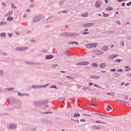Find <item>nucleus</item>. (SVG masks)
Returning <instances> with one entry per match:
<instances>
[{
    "mask_svg": "<svg viewBox=\"0 0 131 131\" xmlns=\"http://www.w3.org/2000/svg\"><path fill=\"white\" fill-rule=\"evenodd\" d=\"M9 104H11L12 106H14L17 109H19V108H21V105L22 103L20 101H17L13 97H11L8 101Z\"/></svg>",
    "mask_w": 131,
    "mask_h": 131,
    "instance_id": "1",
    "label": "nucleus"
},
{
    "mask_svg": "<svg viewBox=\"0 0 131 131\" xmlns=\"http://www.w3.org/2000/svg\"><path fill=\"white\" fill-rule=\"evenodd\" d=\"M43 18H45V15L42 14H39L33 18V23H37V22H39L40 20H42Z\"/></svg>",
    "mask_w": 131,
    "mask_h": 131,
    "instance_id": "2",
    "label": "nucleus"
},
{
    "mask_svg": "<svg viewBox=\"0 0 131 131\" xmlns=\"http://www.w3.org/2000/svg\"><path fill=\"white\" fill-rule=\"evenodd\" d=\"M60 35L61 36H77L76 33H68V32H64V33H60Z\"/></svg>",
    "mask_w": 131,
    "mask_h": 131,
    "instance_id": "3",
    "label": "nucleus"
},
{
    "mask_svg": "<svg viewBox=\"0 0 131 131\" xmlns=\"http://www.w3.org/2000/svg\"><path fill=\"white\" fill-rule=\"evenodd\" d=\"M97 46H98V43H88L86 45V49H95L96 48V47H97Z\"/></svg>",
    "mask_w": 131,
    "mask_h": 131,
    "instance_id": "4",
    "label": "nucleus"
},
{
    "mask_svg": "<svg viewBox=\"0 0 131 131\" xmlns=\"http://www.w3.org/2000/svg\"><path fill=\"white\" fill-rule=\"evenodd\" d=\"M33 104L35 106H37L38 107H39L40 106H42V101H35L33 102Z\"/></svg>",
    "mask_w": 131,
    "mask_h": 131,
    "instance_id": "5",
    "label": "nucleus"
},
{
    "mask_svg": "<svg viewBox=\"0 0 131 131\" xmlns=\"http://www.w3.org/2000/svg\"><path fill=\"white\" fill-rule=\"evenodd\" d=\"M10 129H16L17 128V125L15 123H11L8 126Z\"/></svg>",
    "mask_w": 131,
    "mask_h": 131,
    "instance_id": "6",
    "label": "nucleus"
},
{
    "mask_svg": "<svg viewBox=\"0 0 131 131\" xmlns=\"http://www.w3.org/2000/svg\"><path fill=\"white\" fill-rule=\"evenodd\" d=\"M28 49V47H17L15 49L16 51H25Z\"/></svg>",
    "mask_w": 131,
    "mask_h": 131,
    "instance_id": "7",
    "label": "nucleus"
},
{
    "mask_svg": "<svg viewBox=\"0 0 131 131\" xmlns=\"http://www.w3.org/2000/svg\"><path fill=\"white\" fill-rule=\"evenodd\" d=\"M95 54H96V55H98V56H100L101 55H103L104 54V52L102 51H100L99 50H94Z\"/></svg>",
    "mask_w": 131,
    "mask_h": 131,
    "instance_id": "8",
    "label": "nucleus"
},
{
    "mask_svg": "<svg viewBox=\"0 0 131 131\" xmlns=\"http://www.w3.org/2000/svg\"><path fill=\"white\" fill-rule=\"evenodd\" d=\"M95 24L94 23H87L83 24L82 26L83 27H91V26H94Z\"/></svg>",
    "mask_w": 131,
    "mask_h": 131,
    "instance_id": "9",
    "label": "nucleus"
},
{
    "mask_svg": "<svg viewBox=\"0 0 131 131\" xmlns=\"http://www.w3.org/2000/svg\"><path fill=\"white\" fill-rule=\"evenodd\" d=\"M90 62L89 61H82L76 63V65H89Z\"/></svg>",
    "mask_w": 131,
    "mask_h": 131,
    "instance_id": "10",
    "label": "nucleus"
},
{
    "mask_svg": "<svg viewBox=\"0 0 131 131\" xmlns=\"http://www.w3.org/2000/svg\"><path fill=\"white\" fill-rule=\"evenodd\" d=\"M101 1H100V0L97 1L95 3L96 8H100V7H101Z\"/></svg>",
    "mask_w": 131,
    "mask_h": 131,
    "instance_id": "11",
    "label": "nucleus"
},
{
    "mask_svg": "<svg viewBox=\"0 0 131 131\" xmlns=\"http://www.w3.org/2000/svg\"><path fill=\"white\" fill-rule=\"evenodd\" d=\"M53 58H54V55H46L45 56V60H50L51 59H53Z\"/></svg>",
    "mask_w": 131,
    "mask_h": 131,
    "instance_id": "12",
    "label": "nucleus"
},
{
    "mask_svg": "<svg viewBox=\"0 0 131 131\" xmlns=\"http://www.w3.org/2000/svg\"><path fill=\"white\" fill-rule=\"evenodd\" d=\"M26 63V64H29L30 65H40V63H35V62H30V61H26L25 62Z\"/></svg>",
    "mask_w": 131,
    "mask_h": 131,
    "instance_id": "13",
    "label": "nucleus"
},
{
    "mask_svg": "<svg viewBox=\"0 0 131 131\" xmlns=\"http://www.w3.org/2000/svg\"><path fill=\"white\" fill-rule=\"evenodd\" d=\"M90 78H91V79H99V78H100V76L96 75H91L90 76Z\"/></svg>",
    "mask_w": 131,
    "mask_h": 131,
    "instance_id": "14",
    "label": "nucleus"
},
{
    "mask_svg": "<svg viewBox=\"0 0 131 131\" xmlns=\"http://www.w3.org/2000/svg\"><path fill=\"white\" fill-rule=\"evenodd\" d=\"M92 128H93V129H102V127H99L98 126L93 125L92 126Z\"/></svg>",
    "mask_w": 131,
    "mask_h": 131,
    "instance_id": "15",
    "label": "nucleus"
},
{
    "mask_svg": "<svg viewBox=\"0 0 131 131\" xmlns=\"http://www.w3.org/2000/svg\"><path fill=\"white\" fill-rule=\"evenodd\" d=\"M106 66H107V64H106V63H101L99 64V68H101V69L105 68Z\"/></svg>",
    "mask_w": 131,
    "mask_h": 131,
    "instance_id": "16",
    "label": "nucleus"
},
{
    "mask_svg": "<svg viewBox=\"0 0 131 131\" xmlns=\"http://www.w3.org/2000/svg\"><path fill=\"white\" fill-rule=\"evenodd\" d=\"M12 15H13V12L12 11H9L5 14V17H8V16H12Z\"/></svg>",
    "mask_w": 131,
    "mask_h": 131,
    "instance_id": "17",
    "label": "nucleus"
},
{
    "mask_svg": "<svg viewBox=\"0 0 131 131\" xmlns=\"http://www.w3.org/2000/svg\"><path fill=\"white\" fill-rule=\"evenodd\" d=\"M101 50L102 51H103L104 52H105L106 51H108V47L107 46H102Z\"/></svg>",
    "mask_w": 131,
    "mask_h": 131,
    "instance_id": "18",
    "label": "nucleus"
},
{
    "mask_svg": "<svg viewBox=\"0 0 131 131\" xmlns=\"http://www.w3.org/2000/svg\"><path fill=\"white\" fill-rule=\"evenodd\" d=\"M66 77L68 79H69V80H71V81H72L73 79H74V77H72L70 76H66Z\"/></svg>",
    "mask_w": 131,
    "mask_h": 131,
    "instance_id": "19",
    "label": "nucleus"
},
{
    "mask_svg": "<svg viewBox=\"0 0 131 131\" xmlns=\"http://www.w3.org/2000/svg\"><path fill=\"white\" fill-rule=\"evenodd\" d=\"M68 45H78V42L75 41H70V42H68Z\"/></svg>",
    "mask_w": 131,
    "mask_h": 131,
    "instance_id": "20",
    "label": "nucleus"
},
{
    "mask_svg": "<svg viewBox=\"0 0 131 131\" xmlns=\"http://www.w3.org/2000/svg\"><path fill=\"white\" fill-rule=\"evenodd\" d=\"M53 18H54V16H53V15L49 16V18L46 19V22H52V21H51V20L49 21H48V20H51V19H53Z\"/></svg>",
    "mask_w": 131,
    "mask_h": 131,
    "instance_id": "21",
    "label": "nucleus"
},
{
    "mask_svg": "<svg viewBox=\"0 0 131 131\" xmlns=\"http://www.w3.org/2000/svg\"><path fill=\"white\" fill-rule=\"evenodd\" d=\"M0 36L1 37H7V34L6 33H1L0 34Z\"/></svg>",
    "mask_w": 131,
    "mask_h": 131,
    "instance_id": "22",
    "label": "nucleus"
},
{
    "mask_svg": "<svg viewBox=\"0 0 131 131\" xmlns=\"http://www.w3.org/2000/svg\"><path fill=\"white\" fill-rule=\"evenodd\" d=\"M13 20H14V18L11 16H9L7 18V21H13Z\"/></svg>",
    "mask_w": 131,
    "mask_h": 131,
    "instance_id": "23",
    "label": "nucleus"
},
{
    "mask_svg": "<svg viewBox=\"0 0 131 131\" xmlns=\"http://www.w3.org/2000/svg\"><path fill=\"white\" fill-rule=\"evenodd\" d=\"M92 66H93V67H95V68H97L99 65H98L97 63L96 62H93L92 63Z\"/></svg>",
    "mask_w": 131,
    "mask_h": 131,
    "instance_id": "24",
    "label": "nucleus"
},
{
    "mask_svg": "<svg viewBox=\"0 0 131 131\" xmlns=\"http://www.w3.org/2000/svg\"><path fill=\"white\" fill-rule=\"evenodd\" d=\"M65 100H66V98L65 97L58 98V101H59V102H64Z\"/></svg>",
    "mask_w": 131,
    "mask_h": 131,
    "instance_id": "25",
    "label": "nucleus"
},
{
    "mask_svg": "<svg viewBox=\"0 0 131 131\" xmlns=\"http://www.w3.org/2000/svg\"><path fill=\"white\" fill-rule=\"evenodd\" d=\"M41 114H53V113L51 112H40Z\"/></svg>",
    "mask_w": 131,
    "mask_h": 131,
    "instance_id": "26",
    "label": "nucleus"
},
{
    "mask_svg": "<svg viewBox=\"0 0 131 131\" xmlns=\"http://www.w3.org/2000/svg\"><path fill=\"white\" fill-rule=\"evenodd\" d=\"M49 103V100H45L42 101V105H46V104H48Z\"/></svg>",
    "mask_w": 131,
    "mask_h": 131,
    "instance_id": "27",
    "label": "nucleus"
},
{
    "mask_svg": "<svg viewBox=\"0 0 131 131\" xmlns=\"http://www.w3.org/2000/svg\"><path fill=\"white\" fill-rule=\"evenodd\" d=\"M64 0H60L59 1V6H63V5H64Z\"/></svg>",
    "mask_w": 131,
    "mask_h": 131,
    "instance_id": "28",
    "label": "nucleus"
},
{
    "mask_svg": "<svg viewBox=\"0 0 131 131\" xmlns=\"http://www.w3.org/2000/svg\"><path fill=\"white\" fill-rule=\"evenodd\" d=\"M33 89H40V85H32Z\"/></svg>",
    "mask_w": 131,
    "mask_h": 131,
    "instance_id": "29",
    "label": "nucleus"
},
{
    "mask_svg": "<svg viewBox=\"0 0 131 131\" xmlns=\"http://www.w3.org/2000/svg\"><path fill=\"white\" fill-rule=\"evenodd\" d=\"M79 116H80V114H79V113H75L74 117H79Z\"/></svg>",
    "mask_w": 131,
    "mask_h": 131,
    "instance_id": "30",
    "label": "nucleus"
},
{
    "mask_svg": "<svg viewBox=\"0 0 131 131\" xmlns=\"http://www.w3.org/2000/svg\"><path fill=\"white\" fill-rule=\"evenodd\" d=\"M4 70H0V77L2 76H4Z\"/></svg>",
    "mask_w": 131,
    "mask_h": 131,
    "instance_id": "31",
    "label": "nucleus"
},
{
    "mask_svg": "<svg viewBox=\"0 0 131 131\" xmlns=\"http://www.w3.org/2000/svg\"><path fill=\"white\" fill-rule=\"evenodd\" d=\"M50 89H55V90H58V89L57 88V85H53L50 86Z\"/></svg>",
    "mask_w": 131,
    "mask_h": 131,
    "instance_id": "32",
    "label": "nucleus"
},
{
    "mask_svg": "<svg viewBox=\"0 0 131 131\" xmlns=\"http://www.w3.org/2000/svg\"><path fill=\"white\" fill-rule=\"evenodd\" d=\"M7 24V22L6 21H1L0 22V26H3V25H5Z\"/></svg>",
    "mask_w": 131,
    "mask_h": 131,
    "instance_id": "33",
    "label": "nucleus"
},
{
    "mask_svg": "<svg viewBox=\"0 0 131 131\" xmlns=\"http://www.w3.org/2000/svg\"><path fill=\"white\" fill-rule=\"evenodd\" d=\"M116 57H118V54L112 55V56L111 57V58L114 59V58H116Z\"/></svg>",
    "mask_w": 131,
    "mask_h": 131,
    "instance_id": "34",
    "label": "nucleus"
},
{
    "mask_svg": "<svg viewBox=\"0 0 131 131\" xmlns=\"http://www.w3.org/2000/svg\"><path fill=\"white\" fill-rule=\"evenodd\" d=\"M96 123H103V124H106V122L100 121L99 120L96 121Z\"/></svg>",
    "mask_w": 131,
    "mask_h": 131,
    "instance_id": "35",
    "label": "nucleus"
},
{
    "mask_svg": "<svg viewBox=\"0 0 131 131\" xmlns=\"http://www.w3.org/2000/svg\"><path fill=\"white\" fill-rule=\"evenodd\" d=\"M48 85H50V84L48 83L47 84L45 85H40V89H41V88H47Z\"/></svg>",
    "mask_w": 131,
    "mask_h": 131,
    "instance_id": "36",
    "label": "nucleus"
},
{
    "mask_svg": "<svg viewBox=\"0 0 131 131\" xmlns=\"http://www.w3.org/2000/svg\"><path fill=\"white\" fill-rule=\"evenodd\" d=\"M64 54L66 55L67 56H68V57H71V55L68 54V52L67 51H64Z\"/></svg>",
    "mask_w": 131,
    "mask_h": 131,
    "instance_id": "37",
    "label": "nucleus"
},
{
    "mask_svg": "<svg viewBox=\"0 0 131 131\" xmlns=\"http://www.w3.org/2000/svg\"><path fill=\"white\" fill-rule=\"evenodd\" d=\"M106 10H107V11H112V10H113V8L112 7H108L106 8Z\"/></svg>",
    "mask_w": 131,
    "mask_h": 131,
    "instance_id": "38",
    "label": "nucleus"
},
{
    "mask_svg": "<svg viewBox=\"0 0 131 131\" xmlns=\"http://www.w3.org/2000/svg\"><path fill=\"white\" fill-rule=\"evenodd\" d=\"M102 14H103V17H109V14L107 13H105L104 12H103Z\"/></svg>",
    "mask_w": 131,
    "mask_h": 131,
    "instance_id": "39",
    "label": "nucleus"
},
{
    "mask_svg": "<svg viewBox=\"0 0 131 131\" xmlns=\"http://www.w3.org/2000/svg\"><path fill=\"white\" fill-rule=\"evenodd\" d=\"M17 95H18V96H19V97H22V96H25V94H21L19 92L17 93Z\"/></svg>",
    "mask_w": 131,
    "mask_h": 131,
    "instance_id": "40",
    "label": "nucleus"
},
{
    "mask_svg": "<svg viewBox=\"0 0 131 131\" xmlns=\"http://www.w3.org/2000/svg\"><path fill=\"white\" fill-rule=\"evenodd\" d=\"M82 17H88V14L87 13H82L81 14Z\"/></svg>",
    "mask_w": 131,
    "mask_h": 131,
    "instance_id": "41",
    "label": "nucleus"
},
{
    "mask_svg": "<svg viewBox=\"0 0 131 131\" xmlns=\"http://www.w3.org/2000/svg\"><path fill=\"white\" fill-rule=\"evenodd\" d=\"M11 6L12 9H16L17 7L15 6L14 4H11Z\"/></svg>",
    "mask_w": 131,
    "mask_h": 131,
    "instance_id": "42",
    "label": "nucleus"
},
{
    "mask_svg": "<svg viewBox=\"0 0 131 131\" xmlns=\"http://www.w3.org/2000/svg\"><path fill=\"white\" fill-rule=\"evenodd\" d=\"M121 61H122V59H117L115 60V62H118V63H120Z\"/></svg>",
    "mask_w": 131,
    "mask_h": 131,
    "instance_id": "43",
    "label": "nucleus"
},
{
    "mask_svg": "<svg viewBox=\"0 0 131 131\" xmlns=\"http://www.w3.org/2000/svg\"><path fill=\"white\" fill-rule=\"evenodd\" d=\"M94 86H96V88H99L100 89H102V90H103V88H100V86H99V85L97 84H94Z\"/></svg>",
    "mask_w": 131,
    "mask_h": 131,
    "instance_id": "44",
    "label": "nucleus"
},
{
    "mask_svg": "<svg viewBox=\"0 0 131 131\" xmlns=\"http://www.w3.org/2000/svg\"><path fill=\"white\" fill-rule=\"evenodd\" d=\"M7 90L8 91V92H10V91H13L14 90V88H7Z\"/></svg>",
    "mask_w": 131,
    "mask_h": 131,
    "instance_id": "45",
    "label": "nucleus"
},
{
    "mask_svg": "<svg viewBox=\"0 0 131 131\" xmlns=\"http://www.w3.org/2000/svg\"><path fill=\"white\" fill-rule=\"evenodd\" d=\"M41 53H47V50L46 49H43L42 50L40 51Z\"/></svg>",
    "mask_w": 131,
    "mask_h": 131,
    "instance_id": "46",
    "label": "nucleus"
},
{
    "mask_svg": "<svg viewBox=\"0 0 131 131\" xmlns=\"http://www.w3.org/2000/svg\"><path fill=\"white\" fill-rule=\"evenodd\" d=\"M110 71H111V72H115V71H116V69H110Z\"/></svg>",
    "mask_w": 131,
    "mask_h": 131,
    "instance_id": "47",
    "label": "nucleus"
},
{
    "mask_svg": "<svg viewBox=\"0 0 131 131\" xmlns=\"http://www.w3.org/2000/svg\"><path fill=\"white\" fill-rule=\"evenodd\" d=\"M82 115H84L85 116H88V117H91L92 116H91V115H88V114H82Z\"/></svg>",
    "mask_w": 131,
    "mask_h": 131,
    "instance_id": "48",
    "label": "nucleus"
},
{
    "mask_svg": "<svg viewBox=\"0 0 131 131\" xmlns=\"http://www.w3.org/2000/svg\"><path fill=\"white\" fill-rule=\"evenodd\" d=\"M61 13H68V10H65L61 11Z\"/></svg>",
    "mask_w": 131,
    "mask_h": 131,
    "instance_id": "49",
    "label": "nucleus"
},
{
    "mask_svg": "<svg viewBox=\"0 0 131 131\" xmlns=\"http://www.w3.org/2000/svg\"><path fill=\"white\" fill-rule=\"evenodd\" d=\"M83 91H86V90H89V87H84L82 88Z\"/></svg>",
    "mask_w": 131,
    "mask_h": 131,
    "instance_id": "50",
    "label": "nucleus"
},
{
    "mask_svg": "<svg viewBox=\"0 0 131 131\" xmlns=\"http://www.w3.org/2000/svg\"><path fill=\"white\" fill-rule=\"evenodd\" d=\"M56 66H58V64H55L52 65V68H55V67H56Z\"/></svg>",
    "mask_w": 131,
    "mask_h": 131,
    "instance_id": "51",
    "label": "nucleus"
},
{
    "mask_svg": "<svg viewBox=\"0 0 131 131\" xmlns=\"http://www.w3.org/2000/svg\"><path fill=\"white\" fill-rule=\"evenodd\" d=\"M116 24H118V25H120V24H121V23H120V21H119V20H117Z\"/></svg>",
    "mask_w": 131,
    "mask_h": 131,
    "instance_id": "52",
    "label": "nucleus"
},
{
    "mask_svg": "<svg viewBox=\"0 0 131 131\" xmlns=\"http://www.w3.org/2000/svg\"><path fill=\"white\" fill-rule=\"evenodd\" d=\"M85 69H87L88 70H90V69H91V67H84Z\"/></svg>",
    "mask_w": 131,
    "mask_h": 131,
    "instance_id": "53",
    "label": "nucleus"
},
{
    "mask_svg": "<svg viewBox=\"0 0 131 131\" xmlns=\"http://www.w3.org/2000/svg\"><path fill=\"white\" fill-rule=\"evenodd\" d=\"M85 34H90V32H84L83 33V35H85Z\"/></svg>",
    "mask_w": 131,
    "mask_h": 131,
    "instance_id": "54",
    "label": "nucleus"
},
{
    "mask_svg": "<svg viewBox=\"0 0 131 131\" xmlns=\"http://www.w3.org/2000/svg\"><path fill=\"white\" fill-rule=\"evenodd\" d=\"M117 71L118 72H123V70L122 69H118Z\"/></svg>",
    "mask_w": 131,
    "mask_h": 131,
    "instance_id": "55",
    "label": "nucleus"
},
{
    "mask_svg": "<svg viewBox=\"0 0 131 131\" xmlns=\"http://www.w3.org/2000/svg\"><path fill=\"white\" fill-rule=\"evenodd\" d=\"M131 5V2L130 1L129 3L126 4V6H128V7L130 6Z\"/></svg>",
    "mask_w": 131,
    "mask_h": 131,
    "instance_id": "56",
    "label": "nucleus"
},
{
    "mask_svg": "<svg viewBox=\"0 0 131 131\" xmlns=\"http://www.w3.org/2000/svg\"><path fill=\"white\" fill-rule=\"evenodd\" d=\"M34 6H35L34 4H31L30 5V8H33V7H34Z\"/></svg>",
    "mask_w": 131,
    "mask_h": 131,
    "instance_id": "57",
    "label": "nucleus"
},
{
    "mask_svg": "<svg viewBox=\"0 0 131 131\" xmlns=\"http://www.w3.org/2000/svg\"><path fill=\"white\" fill-rule=\"evenodd\" d=\"M80 121H81V122H85V119H80Z\"/></svg>",
    "mask_w": 131,
    "mask_h": 131,
    "instance_id": "58",
    "label": "nucleus"
},
{
    "mask_svg": "<svg viewBox=\"0 0 131 131\" xmlns=\"http://www.w3.org/2000/svg\"><path fill=\"white\" fill-rule=\"evenodd\" d=\"M120 45H121L122 46H124V43H123V41H120Z\"/></svg>",
    "mask_w": 131,
    "mask_h": 131,
    "instance_id": "59",
    "label": "nucleus"
},
{
    "mask_svg": "<svg viewBox=\"0 0 131 131\" xmlns=\"http://www.w3.org/2000/svg\"><path fill=\"white\" fill-rule=\"evenodd\" d=\"M93 84H94V83H93V82H89V86H92L93 85Z\"/></svg>",
    "mask_w": 131,
    "mask_h": 131,
    "instance_id": "60",
    "label": "nucleus"
},
{
    "mask_svg": "<svg viewBox=\"0 0 131 131\" xmlns=\"http://www.w3.org/2000/svg\"><path fill=\"white\" fill-rule=\"evenodd\" d=\"M124 100H128V97H127V96H125V97H124Z\"/></svg>",
    "mask_w": 131,
    "mask_h": 131,
    "instance_id": "61",
    "label": "nucleus"
},
{
    "mask_svg": "<svg viewBox=\"0 0 131 131\" xmlns=\"http://www.w3.org/2000/svg\"><path fill=\"white\" fill-rule=\"evenodd\" d=\"M31 31H30V30H29V31H27V33L28 34H29L30 33H31Z\"/></svg>",
    "mask_w": 131,
    "mask_h": 131,
    "instance_id": "62",
    "label": "nucleus"
},
{
    "mask_svg": "<svg viewBox=\"0 0 131 131\" xmlns=\"http://www.w3.org/2000/svg\"><path fill=\"white\" fill-rule=\"evenodd\" d=\"M9 37H12V33H8Z\"/></svg>",
    "mask_w": 131,
    "mask_h": 131,
    "instance_id": "63",
    "label": "nucleus"
},
{
    "mask_svg": "<svg viewBox=\"0 0 131 131\" xmlns=\"http://www.w3.org/2000/svg\"><path fill=\"white\" fill-rule=\"evenodd\" d=\"M30 130L35 131L36 130V128H32V129H30Z\"/></svg>",
    "mask_w": 131,
    "mask_h": 131,
    "instance_id": "64",
    "label": "nucleus"
}]
</instances>
